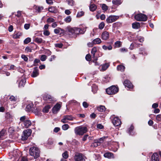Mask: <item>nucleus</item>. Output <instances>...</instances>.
<instances>
[{"label": "nucleus", "mask_w": 161, "mask_h": 161, "mask_svg": "<svg viewBox=\"0 0 161 161\" xmlns=\"http://www.w3.org/2000/svg\"><path fill=\"white\" fill-rule=\"evenodd\" d=\"M30 155L33 156L35 159H36L40 156V151L37 147H33L29 149Z\"/></svg>", "instance_id": "f257e3e1"}, {"label": "nucleus", "mask_w": 161, "mask_h": 161, "mask_svg": "<svg viewBox=\"0 0 161 161\" xmlns=\"http://www.w3.org/2000/svg\"><path fill=\"white\" fill-rule=\"evenodd\" d=\"M119 88L115 86H112L106 89V91L108 95H114L118 92Z\"/></svg>", "instance_id": "f03ea898"}, {"label": "nucleus", "mask_w": 161, "mask_h": 161, "mask_svg": "<svg viewBox=\"0 0 161 161\" xmlns=\"http://www.w3.org/2000/svg\"><path fill=\"white\" fill-rule=\"evenodd\" d=\"M135 19L138 21H145L147 19V16L143 14H138L135 16Z\"/></svg>", "instance_id": "7ed1b4c3"}, {"label": "nucleus", "mask_w": 161, "mask_h": 161, "mask_svg": "<svg viewBox=\"0 0 161 161\" xmlns=\"http://www.w3.org/2000/svg\"><path fill=\"white\" fill-rule=\"evenodd\" d=\"M31 132L32 130L30 129L24 130L23 132V134L22 136V140H26L29 136L31 135Z\"/></svg>", "instance_id": "20e7f679"}, {"label": "nucleus", "mask_w": 161, "mask_h": 161, "mask_svg": "<svg viewBox=\"0 0 161 161\" xmlns=\"http://www.w3.org/2000/svg\"><path fill=\"white\" fill-rule=\"evenodd\" d=\"M69 34L70 36L73 35L74 34H78L80 31V29L77 27L69 28L68 29Z\"/></svg>", "instance_id": "39448f33"}, {"label": "nucleus", "mask_w": 161, "mask_h": 161, "mask_svg": "<svg viewBox=\"0 0 161 161\" xmlns=\"http://www.w3.org/2000/svg\"><path fill=\"white\" fill-rule=\"evenodd\" d=\"M9 154V156H12L14 158V159L15 160H16L21 155L18 149L14 150L13 152H10Z\"/></svg>", "instance_id": "423d86ee"}, {"label": "nucleus", "mask_w": 161, "mask_h": 161, "mask_svg": "<svg viewBox=\"0 0 161 161\" xmlns=\"http://www.w3.org/2000/svg\"><path fill=\"white\" fill-rule=\"evenodd\" d=\"M43 99L44 100L48 103H52L55 101V99L51 95L45 94L43 96Z\"/></svg>", "instance_id": "0eeeda50"}, {"label": "nucleus", "mask_w": 161, "mask_h": 161, "mask_svg": "<svg viewBox=\"0 0 161 161\" xmlns=\"http://www.w3.org/2000/svg\"><path fill=\"white\" fill-rule=\"evenodd\" d=\"M119 17V16L110 15L106 19V21L107 23H111L116 21Z\"/></svg>", "instance_id": "6e6552de"}, {"label": "nucleus", "mask_w": 161, "mask_h": 161, "mask_svg": "<svg viewBox=\"0 0 161 161\" xmlns=\"http://www.w3.org/2000/svg\"><path fill=\"white\" fill-rule=\"evenodd\" d=\"M63 118L61 120V122L63 123H67L68 120H72L73 119V118L71 115H64L63 116Z\"/></svg>", "instance_id": "1a4fd4ad"}, {"label": "nucleus", "mask_w": 161, "mask_h": 161, "mask_svg": "<svg viewBox=\"0 0 161 161\" xmlns=\"http://www.w3.org/2000/svg\"><path fill=\"white\" fill-rule=\"evenodd\" d=\"M112 123L113 125L115 126H119L121 124L120 119L117 117H115L112 120Z\"/></svg>", "instance_id": "9d476101"}, {"label": "nucleus", "mask_w": 161, "mask_h": 161, "mask_svg": "<svg viewBox=\"0 0 161 161\" xmlns=\"http://www.w3.org/2000/svg\"><path fill=\"white\" fill-rule=\"evenodd\" d=\"M31 125V121L28 119L25 121L23 123H22L21 125L23 128H28Z\"/></svg>", "instance_id": "9b49d317"}, {"label": "nucleus", "mask_w": 161, "mask_h": 161, "mask_svg": "<svg viewBox=\"0 0 161 161\" xmlns=\"http://www.w3.org/2000/svg\"><path fill=\"white\" fill-rule=\"evenodd\" d=\"M61 106L59 103H57L55 105L52 109L53 112V114H56L59 110Z\"/></svg>", "instance_id": "f8f14e48"}, {"label": "nucleus", "mask_w": 161, "mask_h": 161, "mask_svg": "<svg viewBox=\"0 0 161 161\" xmlns=\"http://www.w3.org/2000/svg\"><path fill=\"white\" fill-rule=\"evenodd\" d=\"M97 48L96 47H94L91 50V54L92 55V58L93 59H94V60L97 61V58L95 55V53L97 51Z\"/></svg>", "instance_id": "ddd939ff"}, {"label": "nucleus", "mask_w": 161, "mask_h": 161, "mask_svg": "<svg viewBox=\"0 0 161 161\" xmlns=\"http://www.w3.org/2000/svg\"><path fill=\"white\" fill-rule=\"evenodd\" d=\"M109 33L106 31L103 32L101 35L102 39L104 40H107L109 38Z\"/></svg>", "instance_id": "4468645a"}, {"label": "nucleus", "mask_w": 161, "mask_h": 161, "mask_svg": "<svg viewBox=\"0 0 161 161\" xmlns=\"http://www.w3.org/2000/svg\"><path fill=\"white\" fill-rule=\"evenodd\" d=\"M34 10L36 13H40L43 9V7L42 6L34 5L33 7Z\"/></svg>", "instance_id": "2eb2a0df"}, {"label": "nucleus", "mask_w": 161, "mask_h": 161, "mask_svg": "<svg viewBox=\"0 0 161 161\" xmlns=\"http://www.w3.org/2000/svg\"><path fill=\"white\" fill-rule=\"evenodd\" d=\"M124 86L129 88H131L133 87V85L132 83L128 80H125L124 82Z\"/></svg>", "instance_id": "dca6fc26"}, {"label": "nucleus", "mask_w": 161, "mask_h": 161, "mask_svg": "<svg viewBox=\"0 0 161 161\" xmlns=\"http://www.w3.org/2000/svg\"><path fill=\"white\" fill-rule=\"evenodd\" d=\"M39 70L37 67L34 68V70L31 75L32 77H35L39 75Z\"/></svg>", "instance_id": "f3484780"}, {"label": "nucleus", "mask_w": 161, "mask_h": 161, "mask_svg": "<svg viewBox=\"0 0 161 161\" xmlns=\"http://www.w3.org/2000/svg\"><path fill=\"white\" fill-rule=\"evenodd\" d=\"M158 155L156 153H154L152 156L151 161H159Z\"/></svg>", "instance_id": "a211bd4d"}, {"label": "nucleus", "mask_w": 161, "mask_h": 161, "mask_svg": "<svg viewBox=\"0 0 161 161\" xmlns=\"http://www.w3.org/2000/svg\"><path fill=\"white\" fill-rule=\"evenodd\" d=\"M101 39L99 38H97L92 41V43L94 45L99 44L102 42Z\"/></svg>", "instance_id": "6ab92c4d"}, {"label": "nucleus", "mask_w": 161, "mask_h": 161, "mask_svg": "<svg viewBox=\"0 0 161 161\" xmlns=\"http://www.w3.org/2000/svg\"><path fill=\"white\" fill-rule=\"evenodd\" d=\"M88 131L86 126H81V136L86 133Z\"/></svg>", "instance_id": "aec40b11"}, {"label": "nucleus", "mask_w": 161, "mask_h": 161, "mask_svg": "<svg viewBox=\"0 0 161 161\" xmlns=\"http://www.w3.org/2000/svg\"><path fill=\"white\" fill-rule=\"evenodd\" d=\"M25 82L26 79L24 78L22 79L19 83V87H23L25 85Z\"/></svg>", "instance_id": "412c9836"}, {"label": "nucleus", "mask_w": 161, "mask_h": 161, "mask_svg": "<svg viewBox=\"0 0 161 161\" xmlns=\"http://www.w3.org/2000/svg\"><path fill=\"white\" fill-rule=\"evenodd\" d=\"M75 132L77 135H80V126H78L75 129Z\"/></svg>", "instance_id": "4be33fe9"}, {"label": "nucleus", "mask_w": 161, "mask_h": 161, "mask_svg": "<svg viewBox=\"0 0 161 161\" xmlns=\"http://www.w3.org/2000/svg\"><path fill=\"white\" fill-rule=\"evenodd\" d=\"M74 159L75 161H80V153H76Z\"/></svg>", "instance_id": "5701e85b"}, {"label": "nucleus", "mask_w": 161, "mask_h": 161, "mask_svg": "<svg viewBox=\"0 0 161 161\" xmlns=\"http://www.w3.org/2000/svg\"><path fill=\"white\" fill-rule=\"evenodd\" d=\"M109 66V63H106L102 65V69L101 70L103 71L105 70L107 68H108Z\"/></svg>", "instance_id": "b1692460"}, {"label": "nucleus", "mask_w": 161, "mask_h": 161, "mask_svg": "<svg viewBox=\"0 0 161 161\" xmlns=\"http://www.w3.org/2000/svg\"><path fill=\"white\" fill-rule=\"evenodd\" d=\"M114 144L115 145V146H113L112 147V149L113 151L115 152L117 151L119 147V144L117 142H114Z\"/></svg>", "instance_id": "393cba45"}, {"label": "nucleus", "mask_w": 161, "mask_h": 161, "mask_svg": "<svg viewBox=\"0 0 161 161\" xmlns=\"http://www.w3.org/2000/svg\"><path fill=\"white\" fill-rule=\"evenodd\" d=\"M92 91L94 94L97 93L98 90L97 86L95 85V84H93L92 86Z\"/></svg>", "instance_id": "a878e982"}, {"label": "nucleus", "mask_w": 161, "mask_h": 161, "mask_svg": "<svg viewBox=\"0 0 161 161\" xmlns=\"http://www.w3.org/2000/svg\"><path fill=\"white\" fill-rule=\"evenodd\" d=\"M105 157L109 158H113L114 157L113 154L109 152H108L105 153L104 154Z\"/></svg>", "instance_id": "bb28decb"}, {"label": "nucleus", "mask_w": 161, "mask_h": 161, "mask_svg": "<svg viewBox=\"0 0 161 161\" xmlns=\"http://www.w3.org/2000/svg\"><path fill=\"white\" fill-rule=\"evenodd\" d=\"M33 104L31 102L28 103L26 106V108L27 111H30L33 107Z\"/></svg>", "instance_id": "cd10ccee"}, {"label": "nucleus", "mask_w": 161, "mask_h": 161, "mask_svg": "<svg viewBox=\"0 0 161 161\" xmlns=\"http://www.w3.org/2000/svg\"><path fill=\"white\" fill-rule=\"evenodd\" d=\"M22 35V33L20 32H16L14 34L13 37L15 39L19 38Z\"/></svg>", "instance_id": "c85d7f7f"}, {"label": "nucleus", "mask_w": 161, "mask_h": 161, "mask_svg": "<svg viewBox=\"0 0 161 161\" xmlns=\"http://www.w3.org/2000/svg\"><path fill=\"white\" fill-rule=\"evenodd\" d=\"M140 26V24L139 22H135L132 23V28L135 29H137L139 28Z\"/></svg>", "instance_id": "c756f323"}, {"label": "nucleus", "mask_w": 161, "mask_h": 161, "mask_svg": "<svg viewBox=\"0 0 161 161\" xmlns=\"http://www.w3.org/2000/svg\"><path fill=\"white\" fill-rule=\"evenodd\" d=\"M97 110L99 112H104L106 110V108L104 106L100 105L97 108Z\"/></svg>", "instance_id": "7c9ffc66"}, {"label": "nucleus", "mask_w": 161, "mask_h": 161, "mask_svg": "<svg viewBox=\"0 0 161 161\" xmlns=\"http://www.w3.org/2000/svg\"><path fill=\"white\" fill-rule=\"evenodd\" d=\"M89 8L90 11L93 12L96 10L97 6L94 4H91Z\"/></svg>", "instance_id": "2f4dec72"}, {"label": "nucleus", "mask_w": 161, "mask_h": 161, "mask_svg": "<svg viewBox=\"0 0 161 161\" xmlns=\"http://www.w3.org/2000/svg\"><path fill=\"white\" fill-rule=\"evenodd\" d=\"M102 48L105 50H111L112 49V47L111 45H109L108 46L104 45L102 46Z\"/></svg>", "instance_id": "473e14b6"}, {"label": "nucleus", "mask_w": 161, "mask_h": 161, "mask_svg": "<svg viewBox=\"0 0 161 161\" xmlns=\"http://www.w3.org/2000/svg\"><path fill=\"white\" fill-rule=\"evenodd\" d=\"M117 68L118 70L121 71H124L125 70V67L124 66L120 65H118L117 66Z\"/></svg>", "instance_id": "72a5a7b5"}, {"label": "nucleus", "mask_w": 161, "mask_h": 161, "mask_svg": "<svg viewBox=\"0 0 161 161\" xmlns=\"http://www.w3.org/2000/svg\"><path fill=\"white\" fill-rule=\"evenodd\" d=\"M122 3L121 0H113L112 3L114 4L115 5H119Z\"/></svg>", "instance_id": "f704fd0d"}, {"label": "nucleus", "mask_w": 161, "mask_h": 161, "mask_svg": "<svg viewBox=\"0 0 161 161\" xmlns=\"http://www.w3.org/2000/svg\"><path fill=\"white\" fill-rule=\"evenodd\" d=\"M140 52L139 53L140 54H142L143 55H146L147 54V52L146 51L145 49L144 48H140Z\"/></svg>", "instance_id": "c9c22d12"}, {"label": "nucleus", "mask_w": 161, "mask_h": 161, "mask_svg": "<svg viewBox=\"0 0 161 161\" xmlns=\"http://www.w3.org/2000/svg\"><path fill=\"white\" fill-rule=\"evenodd\" d=\"M51 107V106L49 105L46 106L43 109V111L45 113H48Z\"/></svg>", "instance_id": "e433bc0d"}, {"label": "nucleus", "mask_w": 161, "mask_h": 161, "mask_svg": "<svg viewBox=\"0 0 161 161\" xmlns=\"http://www.w3.org/2000/svg\"><path fill=\"white\" fill-rule=\"evenodd\" d=\"M27 119H28V118L25 116H24L21 117L20 118V121H21V122L19 123V124H21L22 123H23V122H24V121H26Z\"/></svg>", "instance_id": "4c0bfd02"}, {"label": "nucleus", "mask_w": 161, "mask_h": 161, "mask_svg": "<svg viewBox=\"0 0 161 161\" xmlns=\"http://www.w3.org/2000/svg\"><path fill=\"white\" fill-rule=\"evenodd\" d=\"M48 10L50 12L55 13H56V10L55 8L53 7H51L49 8Z\"/></svg>", "instance_id": "58836bf2"}, {"label": "nucleus", "mask_w": 161, "mask_h": 161, "mask_svg": "<svg viewBox=\"0 0 161 161\" xmlns=\"http://www.w3.org/2000/svg\"><path fill=\"white\" fill-rule=\"evenodd\" d=\"M134 127L132 125H131L129 129L128 133L130 135H133V133L132 131L133 130Z\"/></svg>", "instance_id": "ea45409f"}, {"label": "nucleus", "mask_w": 161, "mask_h": 161, "mask_svg": "<svg viewBox=\"0 0 161 161\" xmlns=\"http://www.w3.org/2000/svg\"><path fill=\"white\" fill-rule=\"evenodd\" d=\"M114 47H121V42L119 41H117L114 43Z\"/></svg>", "instance_id": "a19ab883"}, {"label": "nucleus", "mask_w": 161, "mask_h": 161, "mask_svg": "<svg viewBox=\"0 0 161 161\" xmlns=\"http://www.w3.org/2000/svg\"><path fill=\"white\" fill-rule=\"evenodd\" d=\"M72 18L70 16H68L65 18L64 19V21L66 23H69L71 21Z\"/></svg>", "instance_id": "79ce46f5"}, {"label": "nucleus", "mask_w": 161, "mask_h": 161, "mask_svg": "<svg viewBox=\"0 0 161 161\" xmlns=\"http://www.w3.org/2000/svg\"><path fill=\"white\" fill-rule=\"evenodd\" d=\"M35 41L39 43H41L42 42V39L39 37H36L35 39Z\"/></svg>", "instance_id": "37998d69"}, {"label": "nucleus", "mask_w": 161, "mask_h": 161, "mask_svg": "<svg viewBox=\"0 0 161 161\" xmlns=\"http://www.w3.org/2000/svg\"><path fill=\"white\" fill-rule=\"evenodd\" d=\"M62 157L64 159H67L69 155L68 153V152L67 151H65L64 153L62 154Z\"/></svg>", "instance_id": "c03bdc74"}, {"label": "nucleus", "mask_w": 161, "mask_h": 161, "mask_svg": "<svg viewBox=\"0 0 161 161\" xmlns=\"http://www.w3.org/2000/svg\"><path fill=\"white\" fill-rule=\"evenodd\" d=\"M6 132V130H3L0 131V139H1L3 138Z\"/></svg>", "instance_id": "a18cd8bd"}, {"label": "nucleus", "mask_w": 161, "mask_h": 161, "mask_svg": "<svg viewBox=\"0 0 161 161\" xmlns=\"http://www.w3.org/2000/svg\"><path fill=\"white\" fill-rule=\"evenodd\" d=\"M102 8V9L105 11L107 10L108 9V7L105 4H101Z\"/></svg>", "instance_id": "49530a36"}, {"label": "nucleus", "mask_w": 161, "mask_h": 161, "mask_svg": "<svg viewBox=\"0 0 161 161\" xmlns=\"http://www.w3.org/2000/svg\"><path fill=\"white\" fill-rule=\"evenodd\" d=\"M55 20L53 18L51 17L48 18L47 19V22L49 23H53L55 22Z\"/></svg>", "instance_id": "de8ad7c7"}, {"label": "nucleus", "mask_w": 161, "mask_h": 161, "mask_svg": "<svg viewBox=\"0 0 161 161\" xmlns=\"http://www.w3.org/2000/svg\"><path fill=\"white\" fill-rule=\"evenodd\" d=\"M68 4L70 6H72L74 5V2L73 0H66Z\"/></svg>", "instance_id": "09e8293b"}, {"label": "nucleus", "mask_w": 161, "mask_h": 161, "mask_svg": "<svg viewBox=\"0 0 161 161\" xmlns=\"http://www.w3.org/2000/svg\"><path fill=\"white\" fill-rule=\"evenodd\" d=\"M86 31V27L81 25V34H83Z\"/></svg>", "instance_id": "8fccbe9b"}, {"label": "nucleus", "mask_w": 161, "mask_h": 161, "mask_svg": "<svg viewBox=\"0 0 161 161\" xmlns=\"http://www.w3.org/2000/svg\"><path fill=\"white\" fill-rule=\"evenodd\" d=\"M31 39L30 38L28 37L24 40V43L25 44H27L31 42Z\"/></svg>", "instance_id": "3c124183"}, {"label": "nucleus", "mask_w": 161, "mask_h": 161, "mask_svg": "<svg viewBox=\"0 0 161 161\" xmlns=\"http://www.w3.org/2000/svg\"><path fill=\"white\" fill-rule=\"evenodd\" d=\"M69 127V125L68 124H65L62 126V128L64 130H66L68 129Z\"/></svg>", "instance_id": "603ef678"}, {"label": "nucleus", "mask_w": 161, "mask_h": 161, "mask_svg": "<svg viewBox=\"0 0 161 161\" xmlns=\"http://www.w3.org/2000/svg\"><path fill=\"white\" fill-rule=\"evenodd\" d=\"M88 134H85L82 137V141L83 142H85L87 140L88 138Z\"/></svg>", "instance_id": "864d4df0"}, {"label": "nucleus", "mask_w": 161, "mask_h": 161, "mask_svg": "<svg viewBox=\"0 0 161 161\" xmlns=\"http://www.w3.org/2000/svg\"><path fill=\"white\" fill-rule=\"evenodd\" d=\"M17 161H28L27 158L24 157H22L20 158H19V159H18Z\"/></svg>", "instance_id": "5fc2aeb1"}, {"label": "nucleus", "mask_w": 161, "mask_h": 161, "mask_svg": "<svg viewBox=\"0 0 161 161\" xmlns=\"http://www.w3.org/2000/svg\"><path fill=\"white\" fill-rule=\"evenodd\" d=\"M105 24L104 22H102L99 25V28L100 29H102L104 27Z\"/></svg>", "instance_id": "6e6d98bb"}, {"label": "nucleus", "mask_w": 161, "mask_h": 161, "mask_svg": "<svg viewBox=\"0 0 161 161\" xmlns=\"http://www.w3.org/2000/svg\"><path fill=\"white\" fill-rule=\"evenodd\" d=\"M92 145L95 147H97L100 145V142H99L97 141L94 142Z\"/></svg>", "instance_id": "4d7b16f0"}, {"label": "nucleus", "mask_w": 161, "mask_h": 161, "mask_svg": "<svg viewBox=\"0 0 161 161\" xmlns=\"http://www.w3.org/2000/svg\"><path fill=\"white\" fill-rule=\"evenodd\" d=\"M87 61H90L91 60V56L89 54H87L85 57Z\"/></svg>", "instance_id": "13d9d810"}, {"label": "nucleus", "mask_w": 161, "mask_h": 161, "mask_svg": "<svg viewBox=\"0 0 161 161\" xmlns=\"http://www.w3.org/2000/svg\"><path fill=\"white\" fill-rule=\"evenodd\" d=\"M21 58L24 59V60L25 61L27 62L28 61V57L25 55L24 54H22L21 55Z\"/></svg>", "instance_id": "bf43d9fd"}, {"label": "nucleus", "mask_w": 161, "mask_h": 161, "mask_svg": "<svg viewBox=\"0 0 161 161\" xmlns=\"http://www.w3.org/2000/svg\"><path fill=\"white\" fill-rule=\"evenodd\" d=\"M47 58V56L45 55H42L41 57V60L42 61H45Z\"/></svg>", "instance_id": "052dcab7"}, {"label": "nucleus", "mask_w": 161, "mask_h": 161, "mask_svg": "<svg viewBox=\"0 0 161 161\" xmlns=\"http://www.w3.org/2000/svg\"><path fill=\"white\" fill-rule=\"evenodd\" d=\"M60 30L62 31V30L60 28L55 29L54 30V32L55 34H58L59 33Z\"/></svg>", "instance_id": "680f3d73"}, {"label": "nucleus", "mask_w": 161, "mask_h": 161, "mask_svg": "<svg viewBox=\"0 0 161 161\" xmlns=\"http://www.w3.org/2000/svg\"><path fill=\"white\" fill-rule=\"evenodd\" d=\"M55 46L56 47L61 48L62 47L63 45L62 43H57L55 44Z\"/></svg>", "instance_id": "e2e57ef3"}, {"label": "nucleus", "mask_w": 161, "mask_h": 161, "mask_svg": "<svg viewBox=\"0 0 161 161\" xmlns=\"http://www.w3.org/2000/svg\"><path fill=\"white\" fill-rule=\"evenodd\" d=\"M82 105L84 108H87L89 106V104L86 102H84L82 103Z\"/></svg>", "instance_id": "0e129e2a"}, {"label": "nucleus", "mask_w": 161, "mask_h": 161, "mask_svg": "<svg viewBox=\"0 0 161 161\" xmlns=\"http://www.w3.org/2000/svg\"><path fill=\"white\" fill-rule=\"evenodd\" d=\"M79 144L78 142L76 140H73L72 142V144L73 145H77Z\"/></svg>", "instance_id": "69168bd1"}, {"label": "nucleus", "mask_w": 161, "mask_h": 161, "mask_svg": "<svg viewBox=\"0 0 161 161\" xmlns=\"http://www.w3.org/2000/svg\"><path fill=\"white\" fill-rule=\"evenodd\" d=\"M156 119L158 121H160L161 120V114L157 115L156 117Z\"/></svg>", "instance_id": "338daca9"}, {"label": "nucleus", "mask_w": 161, "mask_h": 161, "mask_svg": "<svg viewBox=\"0 0 161 161\" xmlns=\"http://www.w3.org/2000/svg\"><path fill=\"white\" fill-rule=\"evenodd\" d=\"M86 159H87L86 157L81 154V161H85V160Z\"/></svg>", "instance_id": "774afa93"}]
</instances>
